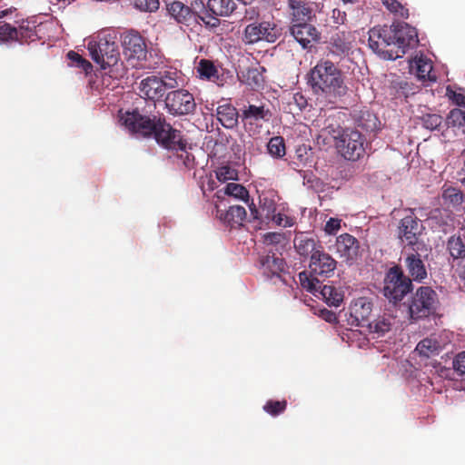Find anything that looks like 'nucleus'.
Instances as JSON below:
<instances>
[{
    "label": "nucleus",
    "instance_id": "obj_1",
    "mask_svg": "<svg viewBox=\"0 0 465 465\" xmlns=\"http://www.w3.org/2000/svg\"><path fill=\"white\" fill-rule=\"evenodd\" d=\"M119 122L131 134L141 137L154 138L163 148L183 150L187 143L179 130L173 128L163 116L145 115L138 109L119 112Z\"/></svg>",
    "mask_w": 465,
    "mask_h": 465
},
{
    "label": "nucleus",
    "instance_id": "obj_2",
    "mask_svg": "<svg viewBox=\"0 0 465 465\" xmlns=\"http://www.w3.org/2000/svg\"><path fill=\"white\" fill-rule=\"evenodd\" d=\"M307 84L312 92L329 103L334 104L349 91L345 75L332 61L321 59L307 74Z\"/></svg>",
    "mask_w": 465,
    "mask_h": 465
},
{
    "label": "nucleus",
    "instance_id": "obj_3",
    "mask_svg": "<svg viewBox=\"0 0 465 465\" xmlns=\"http://www.w3.org/2000/svg\"><path fill=\"white\" fill-rule=\"evenodd\" d=\"M89 54L102 69L117 65L120 51L117 43L111 35L99 34L92 37L87 45Z\"/></svg>",
    "mask_w": 465,
    "mask_h": 465
},
{
    "label": "nucleus",
    "instance_id": "obj_4",
    "mask_svg": "<svg viewBox=\"0 0 465 465\" xmlns=\"http://www.w3.org/2000/svg\"><path fill=\"white\" fill-rule=\"evenodd\" d=\"M411 279L405 275L400 265L388 270L383 281V295L394 304L402 301L412 291Z\"/></svg>",
    "mask_w": 465,
    "mask_h": 465
},
{
    "label": "nucleus",
    "instance_id": "obj_5",
    "mask_svg": "<svg viewBox=\"0 0 465 465\" xmlns=\"http://www.w3.org/2000/svg\"><path fill=\"white\" fill-rule=\"evenodd\" d=\"M395 45L390 49V60L402 57L410 49H414L419 44L418 33L415 27L402 22L393 23L391 25Z\"/></svg>",
    "mask_w": 465,
    "mask_h": 465
},
{
    "label": "nucleus",
    "instance_id": "obj_6",
    "mask_svg": "<svg viewBox=\"0 0 465 465\" xmlns=\"http://www.w3.org/2000/svg\"><path fill=\"white\" fill-rule=\"evenodd\" d=\"M437 304L438 295L431 287H419L409 303L411 319L417 321L429 317L436 312Z\"/></svg>",
    "mask_w": 465,
    "mask_h": 465
},
{
    "label": "nucleus",
    "instance_id": "obj_7",
    "mask_svg": "<svg viewBox=\"0 0 465 465\" xmlns=\"http://www.w3.org/2000/svg\"><path fill=\"white\" fill-rule=\"evenodd\" d=\"M122 45L124 54L128 61H133V66L136 68L150 67L147 64L148 49L145 39L136 31H129L124 34Z\"/></svg>",
    "mask_w": 465,
    "mask_h": 465
},
{
    "label": "nucleus",
    "instance_id": "obj_8",
    "mask_svg": "<svg viewBox=\"0 0 465 465\" xmlns=\"http://www.w3.org/2000/svg\"><path fill=\"white\" fill-rule=\"evenodd\" d=\"M366 140L364 135L354 129H345L337 142V148L341 155L349 161H357L365 153Z\"/></svg>",
    "mask_w": 465,
    "mask_h": 465
},
{
    "label": "nucleus",
    "instance_id": "obj_9",
    "mask_svg": "<svg viewBox=\"0 0 465 465\" xmlns=\"http://www.w3.org/2000/svg\"><path fill=\"white\" fill-rule=\"evenodd\" d=\"M425 231L422 222L411 211L410 214L403 217L398 226V236L402 242L412 248L424 246L420 237Z\"/></svg>",
    "mask_w": 465,
    "mask_h": 465
},
{
    "label": "nucleus",
    "instance_id": "obj_10",
    "mask_svg": "<svg viewBox=\"0 0 465 465\" xmlns=\"http://www.w3.org/2000/svg\"><path fill=\"white\" fill-rule=\"evenodd\" d=\"M164 104L172 115H186L196 108L193 95L183 88L168 92L165 95Z\"/></svg>",
    "mask_w": 465,
    "mask_h": 465
},
{
    "label": "nucleus",
    "instance_id": "obj_11",
    "mask_svg": "<svg viewBox=\"0 0 465 465\" xmlns=\"http://www.w3.org/2000/svg\"><path fill=\"white\" fill-rule=\"evenodd\" d=\"M205 9L202 22L209 27H217L220 25L219 17H228L233 14L237 5L233 0H208L206 5L201 3Z\"/></svg>",
    "mask_w": 465,
    "mask_h": 465
},
{
    "label": "nucleus",
    "instance_id": "obj_12",
    "mask_svg": "<svg viewBox=\"0 0 465 465\" xmlns=\"http://www.w3.org/2000/svg\"><path fill=\"white\" fill-rule=\"evenodd\" d=\"M393 35L391 25L374 26L369 31V46L383 58L390 59V49L395 45L392 42Z\"/></svg>",
    "mask_w": 465,
    "mask_h": 465
},
{
    "label": "nucleus",
    "instance_id": "obj_13",
    "mask_svg": "<svg viewBox=\"0 0 465 465\" xmlns=\"http://www.w3.org/2000/svg\"><path fill=\"white\" fill-rule=\"evenodd\" d=\"M278 37L276 26L270 22L252 23L244 29L243 39L247 44H254L262 40L273 43Z\"/></svg>",
    "mask_w": 465,
    "mask_h": 465
},
{
    "label": "nucleus",
    "instance_id": "obj_14",
    "mask_svg": "<svg viewBox=\"0 0 465 465\" xmlns=\"http://www.w3.org/2000/svg\"><path fill=\"white\" fill-rule=\"evenodd\" d=\"M337 262L324 250L323 247L312 254L309 262V270L312 276H319L322 280L334 274Z\"/></svg>",
    "mask_w": 465,
    "mask_h": 465
},
{
    "label": "nucleus",
    "instance_id": "obj_15",
    "mask_svg": "<svg viewBox=\"0 0 465 465\" xmlns=\"http://www.w3.org/2000/svg\"><path fill=\"white\" fill-rule=\"evenodd\" d=\"M166 10L172 18L185 26H193L202 22L203 15L181 1L167 4Z\"/></svg>",
    "mask_w": 465,
    "mask_h": 465
},
{
    "label": "nucleus",
    "instance_id": "obj_16",
    "mask_svg": "<svg viewBox=\"0 0 465 465\" xmlns=\"http://www.w3.org/2000/svg\"><path fill=\"white\" fill-rule=\"evenodd\" d=\"M332 251L339 255L340 258L347 262H353L359 256L360 242L350 233H342L336 238Z\"/></svg>",
    "mask_w": 465,
    "mask_h": 465
},
{
    "label": "nucleus",
    "instance_id": "obj_17",
    "mask_svg": "<svg viewBox=\"0 0 465 465\" xmlns=\"http://www.w3.org/2000/svg\"><path fill=\"white\" fill-rule=\"evenodd\" d=\"M420 248H412L411 252H405L404 266L408 272V275L411 282H422L427 277L428 272L421 259V255L419 253Z\"/></svg>",
    "mask_w": 465,
    "mask_h": 465
},
{
    "label": "nucleus",
    "instance_id": "obj_18",
    "mask_svg": "<svg viewBox=\"0 0 465 465\" xmlns=\"http://www.w3.org/2000/svg\"><path fill=\"white\" fill-rule=\"evenodd\" d=\"M262 273L268 279L285 282L282 273H285L286 263L284 260L277 256L274 252H268L261 257L260 260Z\"/></svg>",
    "mask_w": 465,
    "mask_h": 465
},
{
    "label": "nucleus",
    "instance_id": "obj_19",
    "mask_svg": "<svg viewBox=\"0 0 465 465\" xmlns=\"http://www.w3.org/2000/svg\"><path fill=\"white\" fill-rule=\"evenodd\" d=\"M290 33L302 48L311 47L314 42L319 40L318 30L308 23L293 24L290 27Z\"/></svg>",
    "mask_w": 465,
    "mask_h": 465
},
{
    "label": "nucleus",
    "instance_id": "obj_20",
    "mask_svg": "<svg viewBox=\"0 0 465 465\" xmlns=\"http://www.w3.org/2000/svg\"><path fill=\"white\" fill-rule=\"evenodd\" d=\"M350 32H338L331 35L329 42L330 53L339 58L348 56L352 48V39Z\"/></svg>",
    "mask_w": 465,
    "mask_h": 465
},
{
    "label": "nucleus",
    "instance_id": "obj_21",
    "mask_svg": "<svg viewBox=\"0 0 465 465\" xmlns=\"http://www.w3.org/2000/svg\"><path fill=\"white\" fill-rule=\"evenodd\" d=\"M372 311V303L366 297L354 300L350 306V314L357 326H365Z\"/></svg>",
    "mask_w": 465,
    "mask_h": 465
},
{
    "label": "nucleus",
    "instance_id": "obj_22",
    "mask_svg": "<svg viewBox=\"0 0 465 465\" xmlns=\"http://www.w3.org/2000/svg\"><path fill=\"white\" fill-rule=\"evenodd\" d=\"M138 89L141 97L152 101H159L165 94L158 77L155 75L147 76L143 79L139 84Z\"/></svg>",
    "mask_w": 465,
    "mask_h": 465
},
{
    "label": "nucleus",
    "instance_id": "obj_23",
    "mask_svg": "<svg viewBox=\"0 0 465 465\" xmlns=\"http://www.w3.org/2000/svg\"><path fill=\"white\" fill-rule=\"evenodd\" d=\"M260 207L256 208L252 203L249 205L251 214L254 220H259L262 223H266L270 217H273V213L277 210L275 201L266 195H260L259 197Z\"/></svg>",
    "mask_w": 465,
    "mask_h": 465
},
{
    "label": "nucleus",
    "instance_id": "obj_24",
    "mask_svg": "<svg viewBox=\"0 0 465 465\" xmlns=\"http://www.w3.org/2000/svg\"><path fill=\"white\" fill-rule=\"evenodd\" d=\"M293 244L296 252L304 257L310 258L312 254L321 250L322 246L313 237L305 232H298L293 239Z\"/></svg>",
    "mask_w": 465,
    "mask_h": 465
},
{
    "label": "nucleus",
    "instance_id": "obj_25",
    "mask_svg": "<svg viewBox=\"0 0 465 465\" xmlns=\"http://www.w3.org/2000/svg\"><path fill=\"white\" fill-rule=\"evenodd\" d=\"M246 214L245 208L241 205L231 206L227 211L217 210L218 218L231 228L242 225Z\"/></svg>",
    "mask_w": 465,
    "mask_h": 465
},
{
    "label": "nucleus",
    "instance_id": "obj_26",
    "mask_svg": "<svg viewBox=\"0 0 465 465\" xmlns=\"http://www.w3.org/2000/svg\"><path fill=\"white\" fill-rule=\"evenodd\" d=\"M265 72L264 67L259 64L249 66L241 72L239 78L242 83L249 85L252 89H257L263 85Z\"/></svg>",
    "mask_w": 465,
    "mask_h": 465
},
{
    "label": "nucleus",
    "instance_id": "obj_27",
    "mask_svg": "<svg viewBox=\"0 0 465 465\" xmlns=\"http://www.w3.org/2000/svg\"><path fill=\"white\" fill-rule=\"evenodd\" d=\"M241 115L237 109L231 104H223L216 108V117L221 124L227 128L232 129L237 126L238 119Z\"/></svg>",
    "mask_w": 465,
    "mask_h": 465
},
{
    "label": "nucleus",
    "instance_id": "obj_28",
    "mask_svg": "<svg viewBox=\"0 0 465 465\" xmlns=\"http://www.w3.org/2000/svg\"><path fill=\"white\" fill-rule=\"evenodd\" d=\"M271 114L269 110H265L264 106H256L250 104L244 109L241 114V118L244 125H252L261 120L268 121Z\"/></svg>",
    "mask_w": 465,
    "mask_h": 465
},
{
    "label": "nucleus",
    "instance_id": "obj_29",
    "mask_svg": "<svg viewBox=\"0 0 465 465\" xmlns=\"http://www.w3.org/2000/svg\"><path fill=\"white\" fill-rule=\"evenodd\" d=\"M196 69L201 79L220 84L219 72L213 61L208 59H201Z\"/></svg>",
    "mask_w": 465,
    "mask_h": 465
},
{
    "label": "nucleus",
    "instance_id": "obj_30",
    "mask_svg": "<svg viewBox=\"0 0 465 465\" xmlns=\"http://www.w3.org/2000/svg\"><path fill=\"white\" fill-rule=\"evenodd\" d=\"M441 197L445 203H448L453 208H458L462 205L465 195L464 193L457 187H446L444 185L442 188Z\"/></svg>",
    "mask_w": 465,
    "mask_h": 465
},
{
    "label": "nucleus",
    "instance_id": "obj_31",
    "mask_svg": "<svg viewBox=\"0 0 465 465\" xmlns=\"http://www.w3.org/2000/svg\"><path fill=\"white\" fill-rule=\"evenodd\" d=\"M320 293L330 306H339L343 301V293L333 285H319Z\"/></svg>",
    "mask_w": 465,
    "mask_h": 465
},
{
    "label": "nucleus",
    "instance_id": "obj_32",
    "mask_svg": "<svg viewBox=\"0 0 465 465\" xmlns=\"http://www.w3.org/2000/svg\"><path fill=\"white\" fill-rule=\"evenodd\" d=\"M417 76L420 80L436 81V76L431 74L433 66L430 59L420 55L415 58Z\"/></svg>",
    "mask_w": 465,
    "mask_h": 465
},
{
    "label": "nucleus",
    "instance_id": "obj_33",
    "mask_svg": "<svg viewBox=\"0 0 465 465\" xmlns=\"http://www.w3.org/2000/svg\"><path fill=\"white\" fill-rule=\"evenodd\" d=\"M416 351L420 355L429 358L439 354L441 351V346L436 339L425 338L417 344Z\"/></svg>",
    "mask_w": 465,
    "mask_h": 465
},
{
    "label": "nucleus",
    "instance_id": "obj_34",
    "mask_svg": "<svg viewBox=\"0 0 465 465\" xmlns=\"http://www.w3.org/2000/svg\"><path fill=\"white\" fill-rule=\"evenodd\" d=\"M17 32V42L24 43L28 41H35L37 39L36 26L34 23L29 21H23L18 27Z\"/></svg>",
    "mask_w": 465,
    "mask_h": 465
},
{
    "label": "nucleus",
    "instance_id": "obj_35",
    "mask_svg": "<svg viewBox=\"0 0 465 465\" xmlns=\"http://www.w3.org/2000/svg\"><path fill=\"white\" fill-rule=\"evenodd\" d=\"M447 249L453 259L465 257V243L460 236H451L447 242Z\"/></svg>",
    "mask_w": 465,
    "mask_h": 465
},
{
    "label": "nucleus",
    "instance_id": "obj_36",
    "mask_svg": "<svg viewBox=\"0 0 465 465\" xmlns=\"http://www.w3.org/2000/svg\"><path fill=\"white\" fill-rule=\"evenodd\" d=\"M299 279L302 288L308 292L315 293L320 291L319 285H322V278L319 276H312L311 272L308 274L306 272H302L299 273Z\"/></svg>",
    "mask_w": 465,
    "mask_h": 465
},
{
    "label": "nucleus",
    "instance_id": "obj_37",
    "mask_svg": "<svg viewBox=\"0 0 465 465\" xmlns=\"http://www.w3.org/2000/svg\"><path fill=\"white\" fill-rule=\"evenodd\" d=\"M299 279L302 288L308 292L315 293L320 291L319 285H322V278L319 276H312L311 272L308 274L306 272H302L299 273Z\"/></svg>",
    "mask_w": 465,
    "mask_h": 465
},
{
    "label": "nucleus",
    "instance_id": "obj_38",
    "mask_svg": "<svg viewBox=\"0 0 465 465\" xmlns=\"http://www.w3.org/2000/svg\"><path fill=\"white\" fill-rule=\"evenodd\" d=\"M391 94L394 98H407L410 94H412L411 87L407 81L395 80L392 81L390 86Z\"/></svg>",
    "mask_w": 465,
    "mask_h": 465
},
{
    "label": "nucleus",
    "instance_id": "obj_39",
    "mask_svg": "<svg viewBox=\"0 0 465 465\" xmlns=\"http://www.w3.org/2000/svg\"><path fill=\"white\" fill-rule=\"evenodd\" d=\"M224 193L232 196L235 199L242 200L244 202L249 201L248 190L240 183H229L224 188Z\"/></svg>",
    "mask_w": 465,
    "mask_h": 465
},
{
    "label": "nucleus",
    "instance_id": "obj_40",
    "mask_svg": "<svg viewBox=\"0 0 465 465\" xmlns=\"http://www.w3.org/2000/svg\"><path fill=\"white\" fill-rule=\"evenodd\" d=\"M267 150L272 157H283L285 155V143L283 137H272L267 144Z\"/></svg>",
    "mask_w": 465,
    "mask_h": 465
},
{
    "label": "nucleus",
    "instance_id": "obj_41",
    "mask_svg": "<svg viewBox=\"0 0 465 465\" xmlns=\"http://www.w3.org/2000/svg\"><path fill=\"white\" fill-rule=\"evenodd\" d=\"M178 78V73L177 72H172V71H165L163 72L160 77H158L159 82L162 84L163 89L164 92L166 90H176L179 86V83L177 81Z\"/></svg>",
    "mask_w": 465,
    "mask_h": 465
},
{
    "label": "nucleus",
    "instance_id": "obj_42",
    "mask_svg": "<svg viewBox=\"0 0 465 465\" xmlns=\"http://www.w3.org/2000/svg\"><path fill=\"white\" fill-rule=\"evenodd\" d=\"M391 319L386 317H380L374 322L368 323L371 331L377 333L379 336H382L391 330Z\"/></svg>",
    "mask_w": 465,
    "mask_h": 465
},
{
    "label": "nucleus",
    "instance_id": "obj_43",
    "mask_svg": "<svg viewBox=\"0 0 465 465\" xmlns=\"http://www.w3.org/2000/svg\"><path fill=\"white\" fill-rule=\"evenodd\" d=\"M289 7L292 10V15L297 20H304L310 16L311 9L302 1L289 0Z\"/></svg>",
    "mask_w": 465,
    "mask_h": 465
},
{
    "label": "nucleus",
    "instance_id": "obj_44",
    "mask_svg": "<svg viewBox=\"0 0 465 465\" xmlns=\"http://www.w3.org/2000/svg\"><path fill=\"white\" fill-rule=\"evenodd\" d=\"M287 408V401L269 400L263 405V411L271 416L276 417L285 411Z\"/></svg>",
    "mask_w": 465,
    "mask_h": 465
},
{
    "label": "nucleus",
    "instance_id": "obj_45",
    "mask_svg": "<svg viewBox=\"0 0 465 465\" xmlns=\"http://www.w3.org/2000/svg\"><path fill=\"white\" fill-rule=\"evenodd\" d=\"M17 40L16 27L0 21V42L8 43Z\"/></svg>",
    "mask_w": 465,
    "mask_h": 465
},
{
    "label": "nucleus",
    "instance_id": "obj_46",
    "mask_svg": "<svg viewBox=\"0 0 465 465\" xmlns=\"http://www.w3.org/2000/svg\"><path fill=\"white\" fill-rule=\"evenodd\" d=\"M382 4L395 15L401 18L409 16V10L399 0H382Z\"/></svg>",
    "mask_w": 465,
    "mask_h": 465
},
{
    "label": "nucleus",
    "instance_id": "obj_47",
    "mask_svg": "<svg viewBox=\"0 0 465 465\" xmlns=\"http://www.w3.org/2000/svg\"><path fill=\"white\" fill-rule=\"evenodd\" d=\"M67 57L73 65L81 68L85 73H88L93 68L92 64L89 61L74 51H70L67 54Z\"/></svg>",
    "mask_w": 465,
    "mask_h": 465
},
{
    "label": "nucleus",
    "instance_id": "obj_48",
    "mask_svg": "<svg viewBox=\"0 0 465 465\" xmlns=\"http://www.w3.org/2000/svg\"><path fill=\"white\" fill-rule=\"evenodd\" d=\"M448 124L452 126H464L465 125V111L460 108H454L450 110L447 117Z\"/></svg>",
    "mask_w": 465,
    "mask_h": 465
},
{
    "label": "nucleus",
    "instance_id": "obj_49",
    "mask_svg": "<svg viewBox=\"0 0 465 465\" xmlns=\"http://www.w3.org/2000/svg\"><path fill=\"white\" fill-rule=\"evenodd\" d=\"M273 217H270V219L265 223H273L277 226H282V227H291L294 224V218L286 215L282 213H274Z\"/></svg>",
    "mask_w": 465,
    "mask_h": 465
},
{
    "label": "nucleus",
    "instance_id": "obj_50",
    "mask_svg": "<svg viewBox=\"0 0 465 465\" xmlns=\"http://www.w3.org/2000/svg\"><path fill=\"white\" fill-rule=\"evenodd\" d=\"M422 124L429 130H436L442 124V117L437 114H427L421 118Z\"/></svg>",
    "mask_w": 465,
    "mask_h": 465
},
{
    "label": "nucleus",
    "instance_id": "obj_51",
    "mask_svg": "<svg viewBox=\"0 0 465 465\" xmlns=\"http://www.w3.org/2000/svg\"><path fill=\"white\" fill-rule=\"evenodd\" d=\"M452 366L455 373L461 379H465V351L454 357Z\"/></svg>",
    "mask_w": 465,
    "mask_h": 465
},
{
    "label": "nucleus",
    "instance_id": "obj_52",
    "mask_svg": "<svg viewBox=\"0 0 465 465\" xmlns=\"http://www.w3.org/2000/svg\"><path fill=\"white\" fill-rule=\"evenodd\" d=\"M134 5L143 12H154L159 8V0H134Z\"/></svg>",
    "mask_w": 465,
    "mask_h": 465
},
{
    "label": "nucleus",
    "instance_id": "obj_53",
    "mask_svg": "<svg viewBox=\"0 0 465 465\" xmlns=\"http://www.w3.org/2000/svg\"><path fill=\"white\" fill-rule=\"evenodd\" d=\"M236 175L234 170L229 166H222L216 171V177L220 182H226L234 179Z\"/></svg>",
    "mask_w": 465,
    "mask_h": 465
},
{
    "label": "nucleus",
    "instance_id": "obj_54",
    "mask_svg": "<svg viewBox=\"0 0 465 465\" xmlns=\"http://www.w3.org/2000/svg\"><path fill=\"white\" fill-rule=\"evenodd\" d=\"M447 95L455 104L465 108V93H458L448 87Z\"/></svg>",
    "mask_w": 465,
    "mask_h": 465
},
{
    "label": "nucleus",
    "instance_id": "obj_55",
    "mask_svg": "<svg viewBox=\"0 0 465 465\" xmlns=\"http://www.w3.org/2000/svg\"><path fill=\"white\" fill-rule=\"evenodd\" d=\"M341 228V220L336 218H330L326 224L324 231L328 234H334Z\"/></svg>",
    "mask_w": 465,
    "mask_h": 465
},
{
    "label": "nucleus",
    "instance_id": "obj_56",
    "mask_svg": "<svg viewBox=\"0 0 465 465\" xmlns=\"http://www.w3.org/2000/svg\"><path fill=\"white\" fill-rule=\"evenodd\" d=\"M331 20L336 25H343L347 20V15L344 11L335 8L331 12Z\"/></svg>",
    "mask_w": 465,
    "mask_h": 465
},
{
    "label": "nucleus",
    "instance_id": "obj_57",
    "mask_svg": "<svg viewBox=\"0 0 465 465\" xmlns=\"http://www.w3.org/2000/svg\"><path fill=\"white\" fill-rule=\"evenodd\" d=\"M179 151L181 152L179 157L183 160L184 166L189 169L193 168L194 157L186 151V147Z\"/></svg>",
    "mask_w": 465,
    "mask_h": 465
},
{
    "label": "nucleus",
    "instance_id": "obj_58",
    "mask_svg": "<svg viewBox=\"0 0 465 465\" xmlns=\"http://www.w3.org/2000/svg\"><path fill=\"white\" fill-rule=\"evenodd\" d=\"M367 117H368V122L367 124H364L361 122V120L359 122V125L361 126L363 129L365 130H373L376 128V125H377V118L371 114L370 113H367L366 114Z\"/></svg>",
    "mask_w": 465,
    "mask_h": 465
},
{
    "label": "nucleus",
    "instance_id": "obj_59",
    "mask_svg": "<svg viewBox=\"0 0 465 465\" xmlns=\"http://www.w3.org/2000/svg\"><path fill=\"white\" fill-rule=\"evenodd\" d=\"M282 239V234L279 232H267L264 234V242L269 244L279 243Z\"/></svg>",
    "mask_w": 465,
    "mask_h": 465
},
{
    "label": "nucleus",
    "instance_id": "obj_60",
    "mask_svg": "<svg viewBox=\"0 0 465 465\" xmlns=\"http://www.w3.org/2000/svg\"><path fill=\"white\" fill-rule=\"evenodd\" d=\"M259 17V11L255 7H249L245 10L242 20L254 21Z\"/></svg>",
    "mask_w": 465,
    "mask_h": 465
},
{
    "label": "nucleus",
    "instance_id": "obj_61",
    "mask_svg": "<svg viewBox=\"0 0 465 465\" xmlns=\"http://www.w3.org/2000/svg\"><path fill=\"white\" fill-rule=\"evenodd\" d=\"M293 99L300 109H303L307 105V101L304 96L299 93L295 94Z\"/></svg>",
    "mask_w": 465,
    "mask_h": 465
},
{
    "label": "nucleus",
    "instance_id": "obj_62",
    "mask_svg": "<svg viewBox=\"0 0 465 465\" xmlns=\"http://www.w3.org/2000/svg\"><path fill=\"white\" fill-rule=\"evenodd\" d=\"M322 317L329 322H331L336 320V315L334 312L329 311V310H323L322 311Z\"/></svg>",
    "mask_w": 465,
    "mask_h": 465
},
{
    "label": "nucleus",
    "instance_id": "obj_63",
    "mask_svg": "<svg viewBox=\"0 0 465 465\" xmlns=\"http://www.w3.org/2000/svg\"><path fill=\"white\" fill-rule=\"evenodd\" d=\"M459 181L465 187V158L463 161L462 167L458 172Z\"/></svg>",
    "mask_w": 465,
    "mask_h": 465
},
{
    "label": "nucleus",
    "instance_id": "obj_64",
    "mask_svg": "<svg viewBox=\"0 0 465 465\" xmlns=\"http://www.w3.org/2000/svg\"><path fill=\"white\" fill-rule=\"evenodd\" d=\"M460 231H461V232H462V236H463V238L465 239V219L463 220V223H462V225H461Z\"/></svg>",
    "mask_w": 465,
    "mask_h": 465
}]
</instances>
